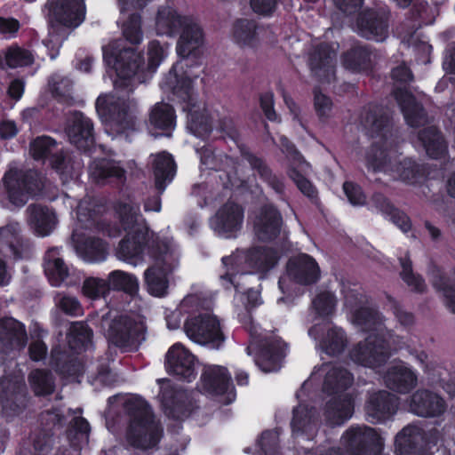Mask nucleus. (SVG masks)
Returning a JSON list of instances; mask_svg holds the SVG:
<instances>
[{"instance_id":"f257e3e1","label":"nucleus","mask_w":455,"mask_h":455,"mask_svg":"<svg viewBox=\"0 0 455 455\" xmlns=\"http://www.w3.org/2000/svg\"><path fill=\"white\" fill-rule=\"evenodd\" d=\"M164 58V48L158 40L148 43L146 68L143 52L134 47H124L113 42L103 48V60L116 75L114 80L116 100H110L107 95H100L95 108L109 133L127 135L136 130V116L131 109L134 99L131 95L138 84L147 83L152 77Z\"/></svg>"},{"instance_id":"f03ea898","label":"nucleus","mask_w":455,"mask_h":455,"mask_svg":"<svg viewBox=\"0 0 455 455\" xmlns=\"http://www.w3.org/2000/svg\"><path fill=\"white\" fill-rule=\"evenodd\" d=\"M113 208L126 232L118 243L117 258L137 263L142 261L147 254L152 260L164 264L166 259L172 255V243L167 237H161L151 231L146 223L137 224L140 205L134 196L127 195L124 199L116 201Z\"/></svg>"},{"instance_id":"7ed1b4c3","label":"nucleus","mask_w":455,"mask_h":455,"mask_svg":"<svg viewBox=\"0 0 455 455\" xmlns=\"http://www.w3.org/2000/svg\"><path fill=\"white\" fill-rule=\"evenodd\" d=\"M156 24L163 35H180L176 52L181 59L180 62H178L181 69L183 62L187 68L202 65L204 35L203 28L195 23L191 17L179 14L172 7L162 6L157 11Z\"/></svg>"},{"instance_id":"20e7f679","label":"nucleus","mask_w":455,"mask_h":455,"mask_svg":"<svg viewBox=\"0 0 455 455\" xmlns=\"http://www.w3.org/2000/svg\"><path fill=\"white\" fill-rule=\"evenodd\" d=\"M279 259L280 253L274 247L254 245L246 250H237L235 253L221 259L227 268L226 273L220 275L222 285L226 290L233 287L235 292H242V284L250 275L239 271V266L243 262L253 272L267 274L277 265Z\"/></svg>"},{"instance_id":"39448f33","label":"nucleus","mask_w":455,"mask_h":455,"mask_svg":"<svg viewBox=\"0 0 455 455\" xmlns=\"http://www.w3.org/2000/svg\"><path fill=\"white\" fill-rule=\"evenodd\" d=\"M45 176L37 169L10 168L1 180L3 200L9 208L20 209L29 199L41 196L45 188Z\"/></svg>"},{"instance_id":"423d86ee","label":"nucleus","mask_w":455,"mask_h":455,"mask_svg":"<svg viewBox=\"0 0 455 455\" xmlns=\"http://www.w3.org/2000/svg\"><path fill=\"white\" fill-rule=\"evenodd\" d=\"M124 407L130 417L127 429L130 443L141 449L156 446L160 442L161 430L154 421L150 404L142 397L135 396L126 400Z\"/></svg>"},{"instance_id":"0eeeda50","label":"nucleus","mask_w":455,"mask_h":455,"mask_svg":"<svg viewBox=\"0 0 455 455\" xmlns=\"http://www.w3.org/2000/svg\"><path fill=\"white\" fill-rule=\"evenodd\" d=\"M179 63H175L168 74L164 76L160 83L164 91L172 92L187 103L188 109L189 128L195 134H209L212 130V123L207 115L194 109L196 103L192 97V80L188 70L178 74Z\"/></svg>"},{"instance_id":"6e6552de","label":"nucleus","mask_w":455,"mask_h":455,"mask_svg":"<svg viewBox=\"0 0 455 455\" xmlns=\"http://www.w3.org/2000/svg\"><path fill=\"white\" fill-rule=\"evenodd\" d=\"M201 307L198 298V304L185 320V333L195 343L220 349L227 339L220 321L212 314L202 312Z\"/></svg>"},{"instance_id":"1a4fd4ad","label":"nucleus","mask_w":455,"mask_h":455,"mask_svg":"<svg viewBox=\"0 0 455 455\" xmlns=\"http://www.w3.org/2000/svg\"><path fill=\"white\" fill-rule=\"evenodd\" d=\"M42 13L50 29H74L85 20V0H46Z\"/></svg>"},{"instance_id":"9d476101","label":"nucleus","mask_w":455,"mask_h":455,"mask_svg":"<svg viewBox=\"0 0 455 455\" xmlns=\"http://www.w3.org/2000/svg\"><path fill=\"white\" fill-rule=\"evenodd\" d=\"M146 326L127 315H117L110 322L108 330V343L122 352L136 350L145 339Z\"/></svg>"},{"instance_id":"9b49d317","label":"nucleus","mask_w":455,"mask_h":455,"mask_svg":"<svg viewBox=\"0 0 455 455\" xmlns=\"http://www.w3.org/2000/svg\"><path fill=\"white\" fill-rule=\"evenodd\" d=\"M351 360L358 365L376 369L391 356L389 341L380 334H370L349 351Z\"/></svg>"},{"instance_id":"f8f14e48","label":"nucleus","mask_w":455,"mask_h":455,"mask_svg":"<svg viewBox=\"0 0 455 455\" xmlns=\"http://www.w3.org/2000/svg\"><path fill=\"white\" fill-rule=\"evenodd\" d=\"M342 442L350 455H380L384 445L377 430L368 426H351Z\"/></svg>"},{"instance_id":"ddd939ff","label":"nucleus","mask_w":455,"mask_h":455,"mask_svg":"<svg viewBox=\"0 0 455 455\" xmlns=\"http://www.w3.org/2000/svg\"><path fill=\"white\" fill-rule=\"evenodd\" d=\"M252 233L259 243H271L281 235L283 219L274 204H262L253 214Z\"/></svg>"},{"instance_id":"4468645a","label":"nucleus","mask_w":455,"mask_h":455,"mask_svg":"<svg viewBox=\"0 0 455 455\" xmlns=\"http://www.w3.org/2000/svg\"><path fill=\"white\" fill-rule=\"evenodd\" d=\"M203 392L212 396H223L221 403L230 404L235 399V391L228 370L224 366L204 367L201 375Z\"/></svg>"},{"instance_id":"2eb2a0df","label":"nucleus","mask_w":455,"mask_h":455,"mask_svg":"<svg viewBox=\"0 0 455 455\" xmlns=\"http://www.w3.org/2000/svg\"><path fill=\"white\" fill-rule=\"evenodd\" d=\"M286 344L276 339H265L251 342L246 347L248 355H253L255 364L264 372L276 371L285 356Z\"/></svg>"},{"instance_id":"dca6fc26","label":"nucleus","mask_w":455,"mask_h":455,"mask_svg":"<svg viewBox=\"0 0 455 455\" xmlns=\"http://www.w3.org/2000/svg\"><path fill=\"white\" fill-rule=\"evenodd\" d=\"M196 357L184 346L175 343L165 355L167 373L181 381L192 382L197 375Z\"/></svg>"},{"instance_id":"f3484780","label":"nucleus","mask_w":455,"mask_h":455,"mask_svg":"<svg viewBox=\"0 0 455 455\" xmlns=\"http://www.w3.org/2000/svg\"><path fill=\"white\" fill-rule=\"evenodd\" d=\"M65 132L68 141L85 154L95 147L94 125L83 112L75 110L67 120Z\"/></svg>"},{"instance_id":"a211bd4d","label":"nucleus","mask_w":455,"mask_h":455,"mask_svg":"<svg viewBox=\"0 0 455 455\" xmlns=\"http://www.w3.org/2000/svg\"><path fill=\"white\" fill-rule=\"evenodd\" d=\"M28 394L25 382L13 377L0 379V404L11 416L19 415L26 408Z\"/></svg>"},{"instance_id":"6ab92c4d","label":"nucleus","mask_w":455,"mask_h":455,"mask_svg":"<svg viewBox=\"0 0 455 455\" xmlns=\"http://www.w3.org/2000/svg\"><path fill=\"white\" fill-rule=\"evenodd\" d=\"M390 11L387 6L366 8L358 14L357 26L361 34L376 41H382L388 31Z\"/></svg>"},{"instance_id":"aec40b11","label":"nucleus","mask_w":455,"mask_h":455,"mask_svg":"<svg viewBox=\"0 0 455 455\" xmlns=\"http://www.w3.org/2000/svg\"><path fill=\"white\" fill-rule=\"evenodd\" d=\"M286 274L291 281L304 286L316 283L321 276L318 263L307 253L290 258L286 263Z\"/></svg>"},{"instance_id":"412c9836","label":"nucleus","mask_w":455,"mask_h":455,"mask_svg":"<svg viewBox=\"0 0 455 455\" xmlns=\"http://www.w3.org/2000/svg\"><path fill=\"white\" fill-rule=\"evenodd\" d=\"M391 94L397 102L405 123L410 127L418 128L427 124V110L407 87L395 86Z\"/></svg>"},{"instance_id":"4be33fe9","label":"nucleus","mask_w":455,"mask_h":455,"mask_svg":"<svg viewBox=\"0 0 455 455\" xmlns=\"http://www.w3.org/2000/svg\"><path fill=\"white\" fill-rule=\"evenodd\" d=\"M336 52L327 43L317 44L310 53L308 63L313 76L320 83L330 84L335 77Z\"/></svg>"},{"instance_id":"5701e85b","label":"nucleus","mask_w":455,"mask_h":455,"mask_svg":"<svg viewBox=\"0 0 455 455\" xmlns=\"http://www.w3.org/2000/svg\"><path fill=\"white\" fill-rule=\"evenodd\" d=\"M410 409L417 416L436 418L446 411L447 404L439 394L427 388H419L411 396Z\"/></svg>"},{"instance_id":"b1692460","label":"nucleus","mask_w":455,"mask_h":455,"mask_svg":"<svg viewBox=\"0 0 455 455\" xmlns=\"http://www.w3.org/2000/svg\"><path fill=\"white\" fill-rule=\"evenodd\" d=\"M160 401L165 415L174 420H183L189 417L192 404L187 393L172 386L161 388Z\"/></svg>"},{"instance_id":"393cba45","label":"nucleus","mask_w":455,"mask_h":455,"mask_svg":"<svg viewBox=\"0 0 455 455\" xmlns=\"http://www.w3.org/2000/svg\"><path fill=\"white\" fill-rule=\"evenodd\" d=\"M244 209L233 201H227L217 212L213 222L214 229L226 238L235 236L242 228Z\"/></svg>"},{"instance_id":"a878e982","label":"nucleus","mask_w":455,"mask_h":455,"mask_svg":"<svg viewBox=\"0 0 455 455\" xmlns=\"http://www.w3.org/2000/svg\"><path fill=\"white\" fill-rule=\"evenodd\" d=\"M397 408V397L386 390L370 394L365 403L368 420L374 424L389 419L395 414Z\"/></svg>"},{"instance_id":"bb28decb","label":"nucleus","mask_w":455,"mask_h":455,"mask_svg":"<svg viewBox=\"0 0 455 455\" xmlns=\"http://www.w3.org/2000/svg\"><path fill=\"white\" fill-rule=\"evenodd\" d=\"M0 248L8 251L14 259H27L32 255V243L20 234L18 224L0 227Z\"/></svg>"},{"instance_id":"cd10ccee","label":"nucleus","mask_w":455,"mask_h":455,"mask_svg":"<svg viewBox=\"0 0 455 455\" xmlns=\"http://www.w3.org/2000/svg\"><path fill=\"white\" fill-rule=\"evenodd\" d=\"M92 176L97 183L111 185L118 189L123 188L127 180V172L120 162L107 158L94 161Z\"/></svg>"},{"instance_id":"c85d7f7f","label":"nucleus","mask_w":455,"mask_h":455,"mask_svg":"<svg viewBox=\"0 0 455 455\" xmlns=\"http://www.w3.org/2000/svg\"><path fill=\"white\" fill-rule=\"evenodd\" d=\"M427 275L435 290L443 294L447 308L455 314V267L446 272L443 267L431 262Z\"/></svg>"},{"instance_id":"c756f323","label":"nucleus","mask_w":455,"mask_h":455,"mask_svg":"<svg viewBox=\"0 0 455 455\" xmlns=\"http://www.w3.org/2000/svg\"><path fill=\"white\" fill-rule=\"evenodd\" d=\"M0 343L7 350H22L28 343L26 326L13 317L0 318Z\"/></svg>"},{"instance_id":"7c9ffc66","label":"nucleus","mask_w":455,"mask_h":455,"mask_svg":"<svg viewBox=\"0 0 455 455\" xmlns=\"http://www.w3.org/2000/svg\"><path fill=\"white\" fill-rule=\"evenodd\" d=\"M383 379L388 389L399 394L410 393L418 381L416 373L403 363L389 366Z\"/></svg>"},{"instance_id":"2f4dec72","label":"nucleus","mask_w":455,"mask_h":455,"mask_svg":"<svg viewBox=\"0 0 455 455\" xmlns=\"http://www.w3.org/2000/svg\"><path fill=\"white\" fill-rule=\"evenodd\" d=\"M373 48L370 45H355L343 52V67L354 73H370L373 69Z\"/></svg>"},{"instance_id":"473e14b6","label":"nucleus","mask_w":455,"mask_h":455,"mask_svg":"<svg viewBox=\"0 0 455 455\" xmlns=\"http://www.w3.org/2000/svg\"><path fill=\"white\" fill-rule=\"evenodd\" d=\"M50 364L59 375L79 377L84 373V364L76 354H69L60 346L53 347L51 351Z\"/></svg>"},{"instance_id":"72a5a7b5","label":"nucleus","mask_w":455,"mask_h":455,"mask_svg":"<svg viewBox=\"0 0 455 455\" xmlns=\"http://www.w3.org/2000/svg\"><path fill=\"white\" fill-rule=\"evenodd\" d=\"M371 203L383 216L388 218L392 223L403 233L411 230V220L403 211L395 207L392 202L382 193L375 192L371 197Z\"/></svg>"},{"instance_id":"f704fd0d","label":"nucleus","mask_w":455,"mask_h":455,"mask_svg":"<svg viewBox=\"0 0 455 455\" xmlns=\"http://www.w3.org/2000/svg\"><path fill=\"white\" fill-rule=\"evenodd\" d=\"M43 266L44 274L52 286H60L69 276V268L58 247H52L46 251Z\"/></svg>"},{"instance_id":"c9c22d12","label":"nucleus","mask_w":455,"mask_h":455,"mask_svg":"<svg viewBox=\"0 0 455 455\" xmlns=\"http://www.w3.org/2000/svg\"><path fill=\"white\" fill-rule=\"evenodd\" d=\"M418 140L431 159H442L448 153L447 142L441 131L435 126H427L420 130L418 132Z\"/></svg>"},{"instance_id":"e433bc0d","label":"nucleus","mask_w":455,"mask_h":455,"mask_svg":"<svg viewBox=\"0 0 455 455\" xmlns=\"http://www.w3.org/2000/svg\"><path fill=\"white\" fill-rule=\"evenodd\" d=\"M241 155L250 164L251 168L257 172L263 182L267 183L275 193L279 195L283 194L284 183L283 180L273 173L271 168L263 158L257 156L248 150H242Z\"/></svg>"},{"instance_id":"4c0bfd02","label":"nucleus","mask_w":455,"mask_h":455,"mask_svg":"<svg viewBox=\"0 0 455 455\" xmlns=\"http://www.w3.org/2000/svg\"><path fill=\"white\" fill-rule=\"evenodd\" d=\"M149 127L160 130L163 134L170 136L176 125V114L173 107L165 102L156 103L148 116Z\"/></svg>"},{"instance_id":"58836bf2","label":"nucleus","mask_w":455,"mask_h":455,"mask_svg":"<svg viewBox=\"0 0 455 455\" xmlns=\"http://www.w3.org/2000/svg\"><path fill=\"white\" fill-rule=\"evenodd\" d=\"M93 331L84 322H74L67 331V343L72 353L80 355L92 344Z\"/></svg>"},{"instance_id":"ea45409f","label":"nucleus","mask_w":455,"mask_h":455,"mask_svg":"<svg viewBox=\"0 0 455 455\" xmlns=\"http://www.w3.org/2000/svg\"><path fill=\"white\" fill-rule=\"evenodd\" d=\"M355 408L354 398L349 394H342L331 398L325 405L326 416L334 424L341 425L348 420Z\"/></svg>"},{"instance_id":"a19ab883","label":"nucleus","mask_w":455,"mask_h":455,"mask_svg":"<svg viewBox=\"0 0 455 455\" xmlns=\"http://www.w3.org/2000/svg\"><path fill=\"white\" fill-rule=\"evenodd\" d=\"M291 428L293 436H302L307 440L312 439L316 433L312 409L306 405H299L294 408L292 411Z\"/></svg>"},{"instance_id":"79ce46f5","label":"nucleus","mask_w":455,"mask_h":455,"mask_svg":"<svg viewBox=\"0 0 455 455\" xmlns=\"http://www.w3.org/2000/svg\"><path fill=\"white\" fill-rule=\"evenodd\" d=\"M27 211L29 215V222L37 234L45 236L52 231L56 223V216L52 209L40 204H32Z\"/></svg>"},{"instance_id":"37998d69","label":"nucleus","mask_w":455,"mask_h":455,"mask_svg":"<svg viewBox=\"0 0 455 455\" xmlns=\"http://www.w3.org/2000/svg\"><path fill=\"white\" fill-rule=\"evenodd\" d=\"M395 172L402 181L413 186L423 184L429 175L427 164L411 158H404L399 162L395 166Z\"/></svg>"},{"instance_id":"c03bdc74","label":"nucleus","mask_w":455,"mask_h":455,"mask_svg":"<svg viewBox=\"0 0 455 455\" xmlns=\"http://www.w3.org/2000/svg\"><path fill=\"white\" fill-rule=\"evenodd\" d=\"M176 172V164L172 156L167 152H162L156 156L153 162V173L155 187L159 191H164L167 181H171Z\"/></svg>"},{"instance_id":"a18cd8bd","label":"nucleus","mask_w":455,"mask_h":455,"mask_svg":"<svg viewBox=\"0 0 455 455\" xmlns=\"http://www.w3.org/2000/svg\"><path fill=\"white\" fill-rule=\"evenodd\" d=\"M416 428L411 426L403 427L395 439L397 455H427V449L418 442Z\"/></svg>"},{"instance_id":"49530a36","label":"nucleus","mask_w":455,"mask_h":455,"mask_svg":"<svg viewBox=\"0 0 455 455\" xmlns=\"http://www.w3.org/2000/svg\"><path fill=\"white\" fill-rule=\"evenodd\" d=\"M353 374L345 368H331L323 379V391L328 395H338L346 391L353 383Z\"/></svg>"},{"instance_id":"de8ad7c7","label":"nucleus","mask_w":455,"mask_h":455,"mask_svg":"<svg viewBox=\"0 0 455 455\" xmlns=\"http://www.w3.org/2000/svg\"><path fill=\"white\" fill-rule=\"evenodd\" d=\"M77 251L87 262H102L108 255V243L102 238L88 236L78 243Z\"/></svg>"},{"instance_id":"09e8293b","label":"nucleus","mask_w":455,"mask_h":455,"mask_svg":"<svg viewBox=\"0 0 455 455\" xmlns=\"http://www.w3.org/2000/svg\"><path fill=\"white\" fill-rule=\"evenodd\" d=\"M169 272L164 266L154 265L144 273L145 283L149 294L162 298L167 294L169 288Z\"/></svg>"},{"instance_id":"8fccbe9b","label":"nucleus","mask_w":455,"mask_h":455,"mask_svg":"<svg viewBox=\"0 0 455 455\" xmlns=\"http://www.w3.org/2000/svg\"><path fill=\"white\" fill-rule=\"evenodd\" d=\"M107 281L109 283V291H124L131 296L139 291V280L133 274L123 270H114L109 273Z\"/></svg>"},{"instance_id":"3c124183","label":"nucleus","mask_w":455,"mask_h":455,"mask_svg":"<svg viewBox=\"0 0 455 455\" xmlns=\"http://www.w3.org/2000/svg\"><path fill=\"white\" fill-rule=\"evenodd\" d=\"M402 271L400 276L402 280L411 287V291L415 293L422 294L427 291L425 279L419 274L413 272L412 261L410 258L409 252L404 257L399 258Z\"/></svg>"},{"instance_id":"603ef678","label":"nucleus","mask_w":455,"mask_h":455,"mask_svg":"<svg viewBox=\"0 0 455 455\" xmlns=\"http://www.w3.org/2000/svg\"><path fill=\"white\" fill-rule=\"evenodd\" d=\"M258 23L254 20L237 19L233 24V36L240 45L251 46L257 40Z\"/></svg>"},{"instance_id":"864d4df0","label":"nucleus","mask_w":455,"mask_h":455,"mask_svg":"<svg viewBox=\"0 0 455 455\" xmlns=\"http://www.w3.org/2000/svg\"><path fill=\"white\" fill-rule=\"evenodd\" d=\"M28 382L35 395L44 396L54 391V381L52 373L46 369H35L28 374Z\"/></svg>"},{"instance_id":"5fc2aeb1","label":"nucleus","mask_w":455,"mask_h":455,"mask_svg":"<svg viewBox=\"0 0 455 455\" xmlns=\"http://www.w3.org/2000/svg\"><path fill=\"white\" fill-rule=\"evenodd\" d=\"M348 340L346 331L339 327L334 326L328 330L325 338L323 339V349L325 354L334 356L342 354Z\"/></svg>"},{"instance_id":"6e6d98bb","label":"nucleus","mask_w":455,"mask_h":455,"mask_svg":"<svg viewBox=\"0 0 455 455\" xmlns=\"http://www.w3.org/2000/svg\"><path fill=\"white\" fill-rule=\"evenodd\" d=\"M197 304L198 297L196 295L186 296L176 310L167 316L166 321L168 328L171 330H176L182 325L183 330L185 331V320Z\"/></svg>"},{"instance_id":"4d7b16f0","label":"nucleus","mask_w":455,"mask_h":455,"mask_svg":"<svg viewBox=\"0 0 455 455\" xmlns=\"http://www.w3.org/2000/svg\"><path fill=\"white\" fill-rule=\"evenodd\" d=\"M362 119L372 138L386 137L390 122L386 114H379L375 110L368 109L363 115Z\"/></svg>"},{"instance_id":"13d9d810","label":"nucleus","mask_w":455,"mask_h":455,"mask_svg":"<svg viewBox=\"0 0 455 455\" xmlns=\"http://www.w3.org/2000/svg\"><path fill=\"white\" fill-rule=\"evenodd\" d=\"M76 162L71 156L64 150H56L50 158V165L60 177L62 181L73 179Z\"/></svg>"},{"instance_id":"bf43d9fd","label":"nucleus","mask_w":455,"mask_h":455,"mask_svg":"<svg viewBox=\"0 0 455 455\" xmlns=\"http://www.w3.org/2000/svg\"><path fill=\"white\" fill-rule=\"evenodd\" d=\"M58 146L57 141L47 135L38 136L30 143V154L36 161H44L51 158Z\"/></svg>"},{"instance_id":"052dcab7","label":"nucleus","mask_w":455,"mask_h":455,"mask_svg":"<svg viewBox=\"0 0 455 455\" xmlns=\"http://www.w3.org/2000/svg\"><path fill=\"white\" fill-rule=\"evenodd\" d=\"M125 40L133 45L141 43L143 33L141 29V15L139 12L131 13L123 27Z\"/></svg>"},{"instance_id":"680f3d73","label":"nucleus","mask_w":455,"mask_h":455,"mask_svg":"<svg viewBox=\"0 0 455 455\" xmlns=\"http://www.w3.org/2000/svg\"><path fill=\"white\" fill-rule=\"evenodd\" d=\"M91 431V427L84 417H75L67 428V437L72 446H76L78 442L87 439Z\"/></svg>"},{"instance_id":"e2e57ef3","label":"nucleus","mask_w":455,"mask_h":455,"mask_svg":"<svg viewBox=\"0 0 455 455\" xmlns=\"http://www.w3.org/2000/svg\"><path fill=\"white\" fill-rule=\"evenodd\" d=\"M289 178L295 183L298 189L311 202L318 200V192L314 184L306 178L297 168L291 167L288 170Z\"/></svg>"},{"instance_id":"0e129e2a","label":"nucleus","mask_w":455,"mask_h":455,"mask_svg":"<svg viewBox=\"0 0 455 455\" xmlns=\"http://www.w3.org/2000/svg\"><path fill=\"white\" fill-rule=\"evenodd\" d=\"M83 293L84 296L97 299L106 298L109 294V283L107 280L99 277H88L83 283Z\"/></svg>"},{"instance_id":"69168bd1","label":"nucleus","mask_w":455,"mask_h":455,"mask_svg":"<svg viewBox=\"0 0 455 455\" xmlns=\"http://www.w3.org/2000/svg\"><path fill=\"white\" fill-rule=\"evenodd\" d=\"M336 303V297L333 293L323 291L315 297L312 306L318 316L325 318L333 314Z\"/></svg>"},{"instance_id":"338daca9","label":"nucleus","mask_w":455,"mask_h":455,"mask_svg":"<svg viewBox=\"0 0 455 455\" xmlns=\"http://www.w3.org/2000/svg\"><path fill=\"white\" fill-rule=\"evenodd\" d=\"M5 62L11 68L28 67L33 64L34 56L29 50L19 46L11 47L5 54Z\"/></svg>"},{"instance_id":"774afa93","label":"nucleus","mask_w":455,"mask_h":455,"mask_svg":"<svg viewBox=\"0 0 455 455\" xmlns=\"http://www.w3.org/2000/svg\"><path fill=\"white\" fill-rule=\"evenodd\" d=\"M257 443L263 455H280L279 433L275 429L263 431Z\"/></svg>"}]
</instances>
